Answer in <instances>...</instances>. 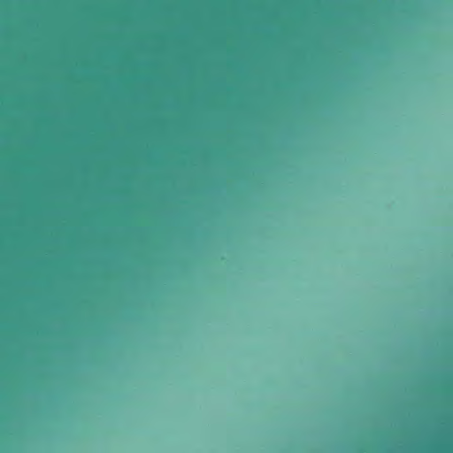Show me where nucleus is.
<instances>
[{
  "label": "nucleus",
  "mask_w": 453,
  "mask_h": 453,
  "mask_svg": "<svg viewBox=\"0 0 453 453\" xmlns=\"http://www.w3.org/2000/svg\"><path fill=\"white\" fill-rule=\"evenodd\" d=\"M193 221H194V225H195L196 224V219L195 218L193 219Z\"/></svg>",
  "instance_id": "obj_1"
}]
</instances>
